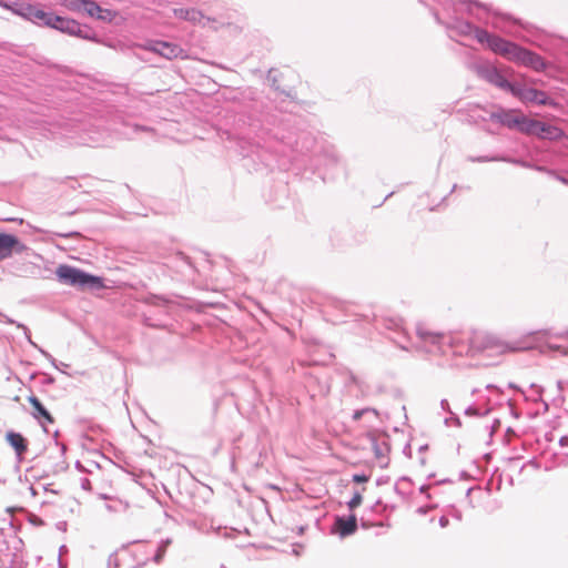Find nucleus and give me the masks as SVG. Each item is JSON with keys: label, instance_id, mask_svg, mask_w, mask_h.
<instances>
[{"label": "nucleus", "instance_id": "f257e3e1", "mask_svg": "<svg viewBox=\"0 0 568 568\" xmlns=\"http://www.w3.org/2000/svg\"><path fill=\"white\" fill-rule=\"evenodd\" d=\"M447 28L455 30L459 36L473 34L479 43H486L493 52L500 54L517 64L531 68L538 72L546 69V63L539 54L523 48L515 42L490 34L486 30L475 27L468 21L455 19L452 23L447 24Z\"/></svg>", "mask_w": 568, "mask_h": 568}, {"label": "nucleus", "instance_id": "f03ea898", "mask_svg": "<svg viewBox=\"0 0 568 568\" xmlns=\"http://www.w3.org/2000/svg\"><path fill=\"white\" fill-rule=\"evenodd\" d=\"M58 280L68 285L79 287H100L102 285L100 277L90 275L79 268L62 264L55 272Z\"/></svg>", "mask_w": 568, "mask_h": 568}, {"label": "nucleus", "instance_id": "7ed1b4c3", "mask_svg": "<svg viewBox=\"0 0 568 568\" xmlns=\"http://www.w3.org/2000/svg\"><path fill=\"white\" fill-rule=\"evenodd\" d=\"M470 70L477 74L478 78L485 80L489 84L511 92L515 83L509 82L496 65L489 61L475 62L470 64Z\"/></svg>", "mask_w": 568, "mask_h": 568}, {"label": "nucleus", "instance_id": "20e7f679", "mask_svg": "<svg viewBox=\"0 0 568 568\" xmlns=\"http://www.w3.org/2000/svg\"><path fill=\"white\" fill-rule=\"evenodd\" d=\"M490 121L497 122L503 126L510 130H517L526 134L529 131V118L524 115L520 111L514 109H503L491 112L489 115Z\"/></svg>", "mask_w": 568, "mask_h": 568}, {"label": "nucleus", "instance_id": "39448f33", "mask_svg": "<svg viewBox=\"0 0 568 568\" xmlns=\"http://www.w3.org/2000/svg\"><path fill=\"white\" fill-rule=\"evenodd\" d=\"M13 544L10 547L9 541L3 537V530L0 529V567L2 568H22L23 557L18 547L21 540L17 536H11Z\"/></svg>", "mask_w": 568, "mask_h": 568}, {"label": "nucleus", "instance_id": "423d86ee", "mask_svg": "<svg viewBox=\"0 0 568 568\" xmlns=\"http://www.w3.org/2000/svg\"><path fill=\"white\" fill-rule=\"evenodd\" d=\"M514 97L518 98L523 102L536 103L539 105H555L556 103L547 95L546 92L527 88L520 84H514L510 92Z\"/></svg>", "mask_w": 568, "mask_h": 568}, {"label": "nucleus", "instance_id": "0eeeda50", "mask_svg": "<svg viewBox=\"0 0 568 568\" xmlns=\"http://www.w3.org/2000/svg\"><path fill=\"white\" fill-rule=\"evenodd\" d=\"M368 439L371 442L374 455H375L376 459L378 460L379 467L381 468L387 467L388 463H389L388 454L390 450L387 436L369 433Z\"/></svg>", "mask_w": 568, "mask_h": 568}, {"label": "nucleus", "instance_id": "6e6552de", "mask_svg": "<svg viewBox=\"0 0 568 568\" xmlns=\"http://www.w3.org/2000/svg\"><path fill=\"white\" fill-rule=\"evenodd\" d=\"M416 335L423 343V347L426 352L435 353L440 351V343L444 338L442 333L432 332L423 324H418L416 326Z\"/></svg>", "mask_w": 568, "mask_h": 568}, {"label": "nucleus", "instance_id": "1a4fd4ad", "mask_svg": "<svg viewBox=\"0 0 568 568\" xmlns=\"http://www.w3.org/2000/svg\"><path fill=\"white\" fill-rule=\"evenodd\" d=\"M27 245L19 241L12 234L0 233V260L12 256L13 253L21 254L27 250Z\"/></svg>", "mask_w": 568, "mask_h": 568}, {"label": "nucleus", "instance_id": "9d476101", "mask_svg": "<svg viewBox=\"0 0 568 568\" xmlns=\"http://www.w3.org/2000/svg\"><path fill=\"white\" fill-rule=\"evenodd\" d=\"M479 345L476 346L478 349H491L498 353L515 352L523 349L516 343H506L494 335L480 336Z\"/></svg>", "mask_w": 568, "mask_h": 568}, {"label": "nucleus", "instance_id": "9b49d317", "mask_svg": "<svg viewBox=\"0 0 568 568\" xmlns=\"http://www.w3.org/2000/svg\"><path fill=\"white\" fill-rule=\"evenodd\" d=\"M528 128L529 131L526 134L537 135L541 139L556 140L562 135V131L559 128L538 120L529 119Z\"/></svg>", "mask_w": 568, "mask_h": 568}, {"label": "nucleus", "instance_id": "f8f14e48", "mask_svg": "<svg viewBox=\"0 0 568 568\" xmlns=\"http://www.w3.org/2000/svg\"><path fill=\"white\" fill-rule=\"evenodd\" d=\"M149 49L166 59L178 58L183 53V49L180 45L165 41H155Z\"/></svg>", "mask_w": 568, "mask_h": 568}, {"label": "nucleus", "instance_id": "ddd939ff", "mask_svg": "<svg viewBox=\"0 0 568 568\" xmlns=\"http://www.w3.org/2000/svg\"><path fill=\"white\" fill-rule=\"evenodd\" d=\"M357 529V519L355 515L349 517H336L333 532L338 534L342 538L353 535Z\"/></svg>", "mask_w": 568, "mask_h": 568}, {"label": "nucleus", "instance_id": "4468645a", "mask_svg": "<svg viewBox=\"0 0 568 568\" xmlns=\"http://www.w3.org/2000/svg\"><path fill=\"white\" fill-rule=\"evenodd\" d=\"M81 12L102 21H111L114 16L111 10L102 9L93 0H85Z\"/></svg>", "mask_w": 568, "mask_h": 568}, {"label": "nucleus", "instance_id": "2eb2a0df", "mask_svg": "<svg viewBox=\"0 0 568 568\" xmlns=\"http://www.w3.org/2000/svg\"><path fill=\"white\" fill-rule=\"evenodd\" d=\"M6 439L8 444L14 449L18 460L21 462L23 455L28 450L27 439L20 433H16L13 430H9L6 434Z\"/></svg>", "mask_w": 568, "mask_h": 568}, {"label": "nucleus", "instance_id": "dca6fc26", "mask_svg": "<svg viewBox=\"0 0 568 568\" xmlns=\"http://www.w3.org/2000/svg\"><path fill=\"white\" fill-rule=\"evenodd\" d=\"M50 28H53L63 33L72 36L74 32L80 31V23L73 19H69V18H64V17L54 14V18L52 19V24Z\"/></svg>", "mask_w": 568, "mask_h": 568}, {"label": "nucleus", "instance_id": "f3484780", "mask_svg": "<svg viewBox=\"0 0 568 568\" xmlns=\"http://www.w3.org/2000/svg\"><path fill=\"white\" fill-rule=\"evenodd\" d=\"M28 402L33 407L32 416L37 420H39V423L44 425V423L52 424L54 422L51 414L47 410V408L42 405V403L39 400L38 397H36L34 395H31L28 397Z\"/></svg>", "mask_w": 568, "mask_h": 568}, {"label": "nucleus", "instance_id": "a211bd4d", "mask_svg": "<svg viewBox=\"0 0 568 568\" xmlns=\"http://www.w3.org/2000/svg\"><path fill=\"white\" fill-rule=\"evenodd\" d=\"M53 18V12L44 11L36 6L32 22L38 23L40 26L51 27Z\"/></svg>", "mask_w": 568, "mask_h": 568}, {"label": "nucleus", "instance_id": "6ab92c4d", "mask_svg": "<svg viewBox=\"0 0 568 568\" xmlns=\"http://www.w3.org/2000/svg\"><path fill=\"white\" fill-rule=\"evenodd\" d=\"M151 551L148 549V546L144 544H140L139 547L133 550V556L136 560L134 568H141L145 566L150 560Z\"/></svg>", "mask_w": 568, "mask_h": 568}, {"label": "nucleus", "instance_id": "aec40b11", "mask_svg": "<svg viewBox=\"0 0 568 568\" xmlns=\"http://www.w3.org/2000/svg\"><path fill=\"white\" fill-rule=\"evenodd\" d=\"M4 7L11 9L14 13L23 17L24 19L32 21L36 6L30 3H16L14 7L8 4H4Z\"/></svg>", "mask_w": 568, "mask_h": 568}, {"label": "nucleus", "instance_id": "412c9836", "mask_svg": "<svg viewBox=\"0 0 568 568\" xmlns=\"http://www.w3.org/2000/svg\"><path fill=\"white\" fill-rule=\"evenodd\" d=\"M394 490L403 498H408L412 494V481L407 477H402L395 483Z\"/></svg>", "mask_w": 568, "mask_h": 568}, {"label": "nucleus", "instance_id": "4be33fe9", "mask_svg": "<svg viewBox=\"0 0 568 568\" xmlns=\"http://www.w3.org/2000/svg\"><path fill=\"white\" fill-rule=\"evenodd\" d=\"M468 161L470 162H478V163H484V162H499V161H503V162H511V163H518V161L516 160H511V159H508L506 156H500V155H485V156H468L467 158Z\"/></svg>", "mask_w": 568, "mask_h": 568}, {"label": "nucleus", "instance_id": "5701e85b", "mask_svg": "<svg viewBox=\"0 0 568 568\" xmlns=\"http://www.w3.org/2000/svg\"><path fill=\"white\" fill-rule=\"evenodd\" d=\"M170 544H171V539H169V538L161 540V542L159 544V546L154 552V556L152 558L155 564H160L162 561Z\"/></svg>", "mask_w": 568, "mask_h": 568}, {"label": "nucleus", "instance_id": "b1692460", "mask_svg": "<svg viewBox=\"0 0 568 568\" xmlns=\"http://www.w3.org/2000/svg\"><path fill=\"white\" fill-rule=\"evenodd\" d=\"M175 13L181 17V18H184L185 20H190V21H200V19L202 18V13L195 9H187V10H183V9H180V10H175Z\"/></svg>", "mask_w": 568, "mask_h": 568}, {"label": "nucleus", "instance_id": "393cba45", "mask_svg": "<svg viewBox=\"0 0 568 568\" xmlns=\"http://www.w3.org/2000/svg\"><path fill=\"white\" fill-rule=\"evenodd\" d=\"M367 415H372L375 419H378L379 418V413L378 410H376L375 408H371V407H366V408H362V409H357L353 413V420L357 422L363 416H367Z\"/></svg>", "mask_w": 568, "mask_h": 568}, {"label": "nucleus", "instance_id": "a878e982", "mask_svg": "<svg viewBox=\"0 0 568 568\" xmlns=\"http://www.w3.org/2000/svg\"><path fill=\"white\" fill-rule=\"evenodd\" d=\"M72 36L79 37L84 40H95V32L88 26L80 24V31L74 32Z\"/></svg>", "mask_w": 568, "mask_h": 568}, {"label": "nucleus", "instance_id": "bb28decb", "mask_svg": "<svg viewBox=\"0 0 568 568\" xmlns=\"http://www.w3.org/2000/svg\"><path fill=\"white\" fill-rule=\"evenodd\" d=\"M85 0H61V4L73 12H81Z\"/></svg>", "mask_w": 568, "mask_h": 568}, {"label": "nucleus", "instance_id": "cd10ccee", "mask_svg": "<svg viewBox=\"0 0 568 568\" xmlns=\"http://www.w3.org/2000/svg\"><path fill=\"white\" fill-rule=\"evenodd\" d=\"M460 1H462V3L467 4V12L469 14H473V7H477V8L485 9V10H489L486 4L480 3L478 1H473V0H460Z\"/></svg>", "mask_w": 568, "mask_h": 568}, {"label": "nucleus", "instance_id": "c85d7f7f", "mask_svg": "<svg viewBox=\"0 0 568 568\" xmlns=\"http://www.w3.org/2000/svg\"><path fill=\"white\" fill-rule=\"evenodd\" d=\"M362 500H363L362 494L359 491H355L352 499L347 503V506L349 507V509H354L362 504Z\"/></svg>", "mask_w": 568, "mask_h": 568}, {"label": "nucleus", "instance_id": "c756f323", "mask_svg": "<svg viewBox=\"0 0 568 568\" xmlns=\"http://www.w3.org/2000/svg\"><path fill=\"white\" fill-rule=\"evenodd\" d=\"M55 236L63 237V239H78L81 236V234L77 231L67 232V233H54Z\"/></svg>", "mask_w": 568, "mask_h": 568}, {"label": "nucleus", "instance_id": "7c9ffc66", "mask_svg": "<svg viewBox=\"0 0 568 568\" xmlns=\"http://www.w3.org/2000/svg\"><path fill=\"white\" fill-rule=\"evenodd\" d=\"M80 486L83 490H87V491H91L92 490V485H91V481L89 478L87 477H82L80 479Z\"/></svg>", "mask_w": 568, "mask_h": 568}, {"label": "nucleus", "instance_id": "2f4dec72", "mask_svg": "<svg viewBox=\"0 0 568 568\" xmlns=\"http://www.w3.org/2000/svg\"><path fill=\"white\" fill-rule=\"evenodd\" d=\"M353 481L354 483H366L369 480V476L365 475V474H354L353 475Z\"/></svg>", "mask_w": 568, "mask_h": 568}, {"label": "nucleus", "instance_id": "473e14b6", "mask_svg": "<svg viewBox=\"0 0 568 568\" xmlns=\"http://www.w3.org/2000/svg\"><path fill=\"white\" fill-rule=\"evenodd\" d=\"M40 353L47 358L50 361V363L55 367V368H59V365L57 364V361L55 358L50 354L48 353L47 351L42 349V348H39Z\"/></svg>", "mask_w": 568, "mask_h": 568}, {"label": "nucleus", "instance_id": "72a5a7b5", "mask_svg": "<svg viewBox=\"0 0 568 568\" xmlns=\"http://www.w3.org/2000/svg\"><path fill=\"white\" fill-rule=\"evenodd\" d=\"M465 414L466 415H469V416H477L478 415V410L476 407H473V406H469L465 409Z\"/></svg>", "mask_w": 568, "mask_h": 568}, {"label": "nucleus", "instance_id": "f704fd0d", "mask_svg": "<svg viewBox=\"0 0 568 568\" xmlns=\"http://www.w3.org/2000/svg\"><path fill=\"white\" fill-rule=\"evenodd\" d=\"M448 524H449V520H448V518H447L446 516H442V517L439 518V525H440V527L445 528V527H447V526H448Z\"/></svg>", "mask_w": 568, "mask_h": 568}, {"label": "nucleus", "instance_id": "c9c22d12", "mask_svg": "<svg viewBox=\"0 0 568 568\" xmlns=\"http://www.w3.org/2000/svg\"><path fill=\"white\" fill-rule=\"evenodd\" d=\"M559 444H560L561 447H568V436H562L559 439Z\"/></svg>", "mask_w": 568, "mask_h": 568}, {"label": "nucleus", "instance_id": "e433bc0d", "mask_svg": "<svg viewBox=\"0 0 568 568\" xmlns=\"http://www.w3.org/2000/svg\"><path fill=\"white\" fill-rule=\"evenodd\" d=\"M134 130L135 131H152L150 128H145V126H139V125H135L134 126Z\"/></svg>", "mask_w": 568, "mask_h": 568}, {"label": "nucleus", "instance_id": "4c0bfd02", "mask_svg": "<svg viewBox=\"0 0 568 568\" xmlns=\"http://www.w3.org/2000/svg\"><path fill=\"white\" fill-rule=\"evenodd\" d=\"M440 406H442V408H443V409L448 408V402H447V399H443V400L440 402Z\"/></svg>", "mask_w": 568, "mask_h": 568}, {"label": "nucleus", "instance_id": "58836bf2", "mask_svg": "<svg viewBox=\"0 0 568 568\" xmlns=\"http://www.w3.org/2000/svg\"><path fill=\"white\" fill-rule=\"evenodd\" d=\"M556 336H558V337H568V331L565 332V333H558V334H556Z\"/></svg>", "mask_w": 568, "mask_h": 568}, {"label": "nucleus", "instance_id": "ea45409f", "mask_svg": "<svg viewBox=\"0 0 568 568\" xmlns=\"http://www.w3.org/2000/svg\"><path fill=\"white\" fill-rule=\"evenodd\" d=\"M427 489H428V486L423 485V486L419 488V491H420V493H425Z\"/></svg>", "mask_w": 568, "mask_h": 568}, {"label": "nucleus", "instance_id": "a19ab883", "mask_svg": "<svg viewBox=\"0 0 568 568\" xmlns=\"http://www.w3.org/2000/svg\"><path fill=\"white\" fill-rule=\"evenodd\" d=\"M560 181L568 185V178H560Z\"/></svg>", "mask_w": 568, "mask_h": 568}, {"label": "nucleus", "instance_id": "79ce46f5", "mask_svg": "<svg viewBox=\"0 0 568 568\" xmlns=\"http://www.w3.org/2000/svg\"><path fill=\"white\" fill-rule=\"evenodd\" d=\"M426 448H427V446L425 445V446H422L419 449L425 450Z\"/></svg>", "mask_w": 568, "mask_h": 568}, {"label": "nucleus", "instance_id": "37998d69", "mask_svg": "<svg viewBox=\"0 0 568 568\" xmlns=\"http://www.w3.org/2000/svg\"><path fill=\"white\" fill-rule=\"evenodd\" d=\"M221 568H225V566H224V565H222V566H221Z\"/></svg>", "mask_w": 568, "mask_h": 568}]
</instances>
